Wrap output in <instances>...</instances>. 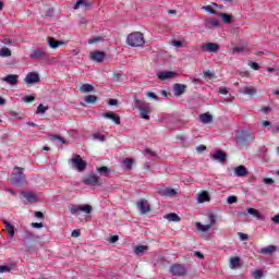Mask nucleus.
<instances>
[{"mask_svg": "<svg viewBox=\"0 0 279 279\" xmlns=\"http://www.w3.org/2000/svg\"><path fill=\"white\" fill-rule=\"evenodd\" d=\"M82 235V231L80 229L73 230L71 236L77 239V236Z\"/></svg>", "mask_w": 279, "mask_h": 279, "instance_id": "4d7b16f0", "label": "nucleus"}, {"mask_svg": "<svg viewBox=\"0 0 279 279\" xmlns=\"http://www.w3.org/2000/svg\"><path fill=\"white\" fill-rule=\"evenodd\" d=\"M272 221H274V223L279 225V214H277L275 217H272Z\"/></svg>", "mask_w": 279, "mask_h": 279, "instance_id": "774afa93", "label": "nucleus"}, {"mask_svg": "<svg viewBox=\"0 0 279 279\" xmlns=\"http://www.w3.org/2000/svg\"><path fill=\"white\" fill-rule=\"evenodd\" d=\"M263 182L268 184V185H271V184H274V179H271V178H264Z\"/></svg>", "mask_w": 279, "mask_h": 279, "instance_id": "052dcab7", "label": "nucleus"}, {"mask_svg": "<svg viewBox=\"0 0 279 279\" xmlns=\"http://www.w3.org/2000/svg\"><path fill=\"white\" fill-rule=\"evenodd\" d=\"M213 160H216L217 162H220V165H223L226 160H228V154L226 151L218 149L216 150V154L211 155Z\"/></svg>", "mask_w": 279, "mask_h": 279, "instance_id": "2eb2a0df", "label": "nucleus"}, {"mask_svg": "<svg viewBox=\"0 0 279 279\" xmlns=\"http://www.w3.org/2000/svg\"><path fill=\"white\" fill-rule=\"evenodd\" d=\"M186 93V85L177 83L173 85V95L174 97H182Z\"/></svg>", "mask_w": 279, "mask_h": 279, "instance_id": "a211bd4d", "label": "nucleus"}, {"mask_svg": "<svg viewBox=\"0 0 279 279\" xmlns=\"http://www.w3.org/2000/svg\"><path fill=\"white\" fill-rule=\"evenodd\" d=\"M253 278H255V279H260V278H263V270H260V269L255 270V271L253 272Z\"/></svg>", "mask_w": 279, "mask_h": 279, "instance_id": "864d4df0", "label": "nucleus"}, {"mask_svg": "<svg viewBox=\"0 0 279 279\" xmlns=\"http://www.w3.org/2000/svg\"><path fill=\"white\" fill-rule=\"evenodd\" d=\"M83 184L86 186H101V178L95 173H90L83 179Z\"/></svg>", "mask_w": 279, "mask_h": 279, "instance_id": "6e6552de", "label": "nucleus"}, {"mask_svg": "<svg viewBox=\"0 0 279 279\" xmlns=\"http://www.w3.org/2000/svg\"><path fill=\"white\" fill-rule=\"evenodd\" d=\"M202 10H205V12H209V14H217L215 9H211L210 5L203 7Z\"/></svg>", "mask_w": 279, "mask_h": 279, "instance_id": "6e6d98bb", "label": "nucleus"}, {"mask_svg": "<svg viewBox=\"0 0 279 279\" xmlns=\"http://www.w3.org/2000/svg\"><path fill=\"white\" fill-rule=\"evenodd\" d=\"M203 51H210L211 53H217L219 51V45L215 43H208L202 46Z\"/></svg>", "mask_w": 279, "mask_h": 279, "instance_id": "6ab92c4d", "label": "nucleus"}, {"mask_svg": "<svg viewBox=\"0 0 279 279\" xmlns=\"http://www.w3.org/2000/svg\"><path fill=\"white\" fill-rule=\"evenodd\" d=\"M196 151H198V154H202V151H206V146H204V145L197 146Z\"/></svg>", "mask_w": 279, "mask_h": 279, "instance_id": "0e129e2a", "label": "nucleus"}, {"mask_svg": "<svg viewBox=\"0 0 279 279\" xmlns=\"http://www.w3.org/2000/svg\"><path fill=\"white\" fill-rule=\"evenodd\" d=\"M169 272L177 278H184L186 274H189V270L186 269V266L183 264H173L169 268Z\"/></svg>", "mask_w": 279, "mask_h": 279, "instance_id": "39448f33", "label": "nucleus"}, {"mask_svg": "<svg viewBox=\"0 0 279 279\" xmlns=\"http://www.w3.org/2000/svg\"><path fill=\"white\" fill-rule=\"evenodd\" d=\"M175 75H178V73L172 71H163V72L157 73V77L159 80H170V77H175Z\"/></svg>", "mask_w": 279, "mask_h": 279, "instance_id": "b1692460", "label": "nucleus"}, {"mask_svg": "<svg viewBox=\"0 0 279 279\" xmlns=\"http://www.w3.org/2000/svg\"><path fill=\"white\" fill-rule=\"evenodd\" d=\"M119 241V235H111L109 239V243H117Z\"/></svg>", "mask_w": 279, "mask_h": 279, "instance_id": "e2e57ef3", "label": "nucleus"}, {"mask_svg": "<svg viewBox=\"0 0 279 279\" xmlns=\"http://www.w3.org/2000/svg\"><path fill=\"white\" fill-rule=\"evenodd\" d=\"M248 66H251V69H253V71H258L260 69V65H258V63H256L254 61H248Z\"/></svg>", "mask_w": 279, "mask_h": 279, "instance_id": "3c124183", "label": "nucleus"}, {"mask_svg": "<svg viewBox=\"0 0 279 279\" xmlns=\"http://www.w3.org/2000/svg\"><path fill=\"white\" fill-rule=\"evenodd\" d=\"M239 265H241V257L235 256L230 259V268L231 269H236V267H239Z\"/></svg>", "mask_w": 279, "mask_h": 279, "instance_id": "c9c22d12", "label": "nucleus"}, {"mask_svg": "<svg viewBox=\"0 0 279 279\" xmlns=\"http://www.w3.org/2000/svg\"><path fill=\"white\" fill-rule=\"evenodd\" d=\"M197 202L198 204H204L205 202H210V194L208 191H202L197 195Z\"/></svg>", "mask_w": 279, "mask_h": 279, "instance_id": "4be33fe9", "label": "nucleus"}, {"mask_svg": "<svg viewBox=\"0 0 279 279\" xmlns=\"http://www.w3.org/2000/svg\"><path fill=\"white\" fill-rule=\"evenodd\" d=\"M23 101H24L25 104H32V101H36V97H34V96H25V97L23 98Z\"/></svg>", "mask_w": 279, "mask_h": 279, "instance_id": "5fc2aeb1", "label": "nucleus"}, {"mask_svg": "<svg viewBox=\"0 0 279 279\" xmlns=\"http://www.w3.org/2000/svg\"><path fill=\"white\" fill-rule=\"evenodd\" d=\"M277 251H278V247L276 245H268L260 250V254L268 255V254H274V252H277Z\"/></svg>", "mask_w": 279, "mask_h": 279, "instance_id": "7c9ffc66", "label": "nucleus"}, {"mask_svg": "<svg viewBox=\"0 0 279 279\" xmlns=\"http://www.w3.org/2000/svg\"><path fill=\"white\" fill-rule=\"evenodd\" d=\"M247 213H248V215L256 217V219H260V217H262L260 211H258L257 209H254L252 207L247 208Z\"/></svg>", "mask_w": 279, "mask_h": 279, "instance_id": "79ce46f5", "label": "nucleus"}, {"mask_svg": "<svg viewBox=\"0 0 279 279\" xmlns=\"http://www.w3.org/2000/svg\"><path fill=\"white\" fill-rule=\"evenodd\" d=\"M25 84H38L40 82V75L36 72L28 73L24 78Z\"/></svg>", "mask_w": 279, "mask_h": 279, "instance_id": "dca6fc26", "label": "nucleus"}, {"mask_svg": "<svg viewBox=\"0 0 279 279\" xmlns=\"http://www.w3.org/2000/svg\"><path fill=\"white\" fill-rule=\"evenodd\" d=\"M119 80H121V73L114 72L113 73V82H119Z\"/></svg>", "mask_w": 279, "mask_h": 279, "instance_id": "680f3d73", "label": "nucleus"}, {"mask_svg": "<svg viewBox=\"0 0 279 279\" xmlns=\"http://www.w3.org/2000/svg\"><path fill=\"white\" fill-rule=\"evenodd\" d=\"M234 173H235V175H238V178H245V175H247L248 171L245 166H238L234 169Z\"/></svg>", "mask_w": 279, "mask_h": 279, "instance_id": "cd10ccee", "label": "nucleus"}, {"mask_svg": "<svg viewBox=\"0 0 279 279\" xmlns=\"http://www.w3.org/2000/svg\"><path fill=\"white\" fill-rule=\"evenodd\" d=\"M12 57V50L8 47H3L0 49V58H10Z\"/></svg>", "mask_w": 279, "mask_h": 279, "instance_id": "e433bc0d", "label": "nucleus"}, {"mask_svg": "<svg viewBox=\"0 0 279 279\" xmlns=\"http://www.w3.org/2000/svg\"><path fill=\"white\" fill-rule=\"evenodd\" d=\"M218 93L220 95H228V97L225 99V101H227L228 104H232V95L230 94V92H228V88L220 87Z\"/></svg>", "mask_w": 279, "mask_h": 279, "instance_id": "473e14b6", "label": "nucleus"}, {"mask_svg": "<svg viewBox=\"0 0 279 279\" xmlns=\"http://www.w3.org/2000/svg\"><path fill=\"white\" fill-rule=\"evenodd\" d=\"M144 154H145V156H148L149 158H151V160H156L158 158V155L156 154V151H154L149 148H145Z\"/></svg>", "mask_w": 279, "mask_h": 279, "instance_id": "58836bf2", "label": "nucleus"}, {"mask_svg": "<svg viewBox=\"0 0 279 279\" xmlns=\"http://www.w3.org/2000/svg\"><path fill=\"white\" fill-rule=\"evenodd\" d=\"M90 60L94 62L101 63L104 60H106V52L101 50H96L89 53Z\"/></svg>", "mask_w": 279, "mask_h": 279, "instance_id": "4468645a", "label": "nucleus"}, {"mask_svg": "<svg viewBox=\"0 0 279 279\" xmlns=\"http://www.w3.org/2000/svg\"><path fill=\"white\" fill-rule=\"evenodd\" d=\"M93 138L96 141H100V143H104L106 141V135H101L100 133H94Z\"/></svg>", "mask_w": 279, "mask_h": 279, "instance_id": "de8ad7c7", "label": "nucleus"}, {"mask_svg": "<svg viewBox=\"0 0 279 279\" xmlns=\"http://www.w3.org/2000/svg\"><path fill=\"white\" fill-rule=\"evenodd\" d=\"M238 234H239L241 241H247V239H250V235H247V234H245V233L239 232Z\"/></svg>", "mask_w": 279, "mask_h": 279, "instance_id": "bf43d9fd", "label": "nucleus"}, {"mask_svg": "<svg viewBox=\"0 0 279 279\" xmlns=\"http://www.w3.org/2000/svg\"><path fill=\"white\" fill-rule=\"evenodd\" d=\"M48 45L51 49H58L60 45H65V43L62 40H57L53 37H48Z\"/></svg>", "mask_w": 279, "mask_h": 279, "instance_id": "a878e982", "label": "nucleus"}, {"mask_svg": "<svg viewBox=\"0 0 279 279\" xmlns=\"http://www.w3.org/2000/svg\"><path fill=\"white\" fill-rule=\"evenodd\" d=\"M31 60H46L47 59V48H37L29 54Z\"/></svg>", "mask_w": 279, "mask_h": 279, "instance_id": "9b49d317", "label": "nucleus"}, {"mask_svg": "<svg viewBox=\"0 0 279 279\" xmlns=\"http://www.w3.org/2000/svg\"><path fill=\"white\" fill-rule=\"evenodd\" d=\"M172 45H173V47H182L183 46L182 41H180V40H173Z\"/></svg>", "mask_w": 279, "mask_h": 279, "instance_id": "69168bd1", "label": "nucleus"}, {"mask_svg": "<svg viewBox=\"0 0 279 279\" xmlns=\"http://www.w3.org/2000/svg\"><path fill=\"white\" fill-rule=\"evenodd\" d=\"M69 162L72 165V168L76 169L78 172L85 171L86 167H88V163L84 161L80 155H75L74 158L69 160Z\"/></svg>", "mask_w": 279, "mask_h": 279, "instance_id": "423d86ee", "label": "nucleus"}, {"mask_svg": "<svg viewBox=\"0 0 279 279\" xmlns=\"http://www.w3.org/2000/svg\"><path fill=\"white\" fill-rule=\"evenodd\" d=\"M126 43L130 47H143L145 45V37L141 32H134L126 37Z\"/></svg>", "mask_w": 279, "mask_h": 279, "instance_id": "20e7f679", "label": "nucleus"}, {"mask_svg": "<svg viewBox=\"0 0 279 279\" xmlns=\"http://www.w3.org/2000/svg\"><path fill=\"white\" fill-rule=\"evenodd\" d=\"M25 182H27V178H25L23 171H17L13 173L12 184L14 186H25Z\"/></svg>", "mask_w": 279, "mask_h": 279, "instance_id": "1a4fd4ad", "label": "nucleus"}, {"mask_svg": "<svg viewBox=\"0 0 279 279\" xmlns=\"http://www.w3.org/2000/svg\"><path fill=\"white\" fill-rule=\"evenodd\" d=\"M9 271H12V267L8 265L0 266V274H9Z\"/></svg>", "mask_w": 279, "mask_h": 279, "instance_id": "09e8293b", "label": "nucleus"}, {"mask_svg": "<svg viewBox=\"0 0 279 279\" xmlns=\"http://www.w3.org/2000/svg\"><path fill=\"white\" fill-rule=\"evenodd\" d=\"M123 165H124L125 169H132V165H134V159L125 158L123 160Z\"/></svg>", "mask_w": 279, "mask_h": 279, "instance_id": "37998d69", "label": "nucleus"}, {"mask_svg": "<svg viewBox=\"0 0 279 279\" xmlns=\"http://www.w3.org/2000/svg\"><path fill=\"white\" fill-rule=\"evenodd\" d=\"M213 228V225H202V222H196V230L199 232H208Z\"/></svg>", "mask_w": 279, "mask_h": 279, "instance_id": "72a5a7b5", "label": "nucleus"}, {"mask_svg": "<svg viewBox=\"0 0 279 279\" xmlns=\"http://www.w3.org/2000/svg\"><path fill=\"white\" fill-rule=\"evenodd\" d=\"M81 93H93V90H95V86L85 83L80 87Z\"/></svg>", "mask_w": 279, "mask_h": 279, "instance_id": "f704fd0d", "label": "nucleus"}, {"mask_svg": "<svg viewBox=\"0 0 279 279\" xmlns=\"http://www.w3.org/2000/svg\"><path fill=\"white\" fill-rule=\"evenodd\" d=\"M81 5H83L85 8V10H88V8H90V2H88L86 0H77L73 7V10H80Z\"/></svg>", "mask_w": 279, "mask_h": 279, "instance_id": "2f4dec72", "label": "nucleus"}, {"mask_svg": "<svg viewBox=\"0 0 279 279\" xmlns=\"http://www.w3.org/2000/svg\"><path fill=\"white\" fill-rule=\"evenodd\" d=\"M20 197L25 199L24 204H36L38 202V195L29 191L21 192Z\"/></svg>", "mask_w": 279, "mask_h": 279, "instance_id": "9d476101", "label": "nucleus"}, {"mask_svg": "<svg viewBox=\"0 0 279 279\" xmlns=\"http://www.w3.org/2000/svg\"><path fill=\"white\" fill-rule=\"evenodd\" d=\"M24 246L25 252H36V247H43V243H40V236L32 232H26L24 235Z\"/></svg>", "mask_w": 279, "mask_h": 279, "instance_id": "f257e3e1", "label": "nucleus"}, {"mask_svg": "<svg viewBox=\"0 0 279 279\" xmlns=\"http://www.w3.org/2000/svg\"><path fill=\"white\" fill-rule=\"evenodd\" d=\"M209 221H210V223H209V226H211V228H213V226H215L216 223H217V218L215 217V215H209Z\"/></svg>", "mask_w": 279, "mask_h": 279, "instance_id": "13d9d810", "label": "nucleus"}, {"mask_svg": "<svg viewBox=\"0 0 279 279\" xmlns=\"http://www.w3.org/2000/svg\"><path fill=\"white\" fill-rule=\"evenodd\" d=\"M96 171L102 178H109L110 174L112 173V169H110L106 166H101V167L96 168Z\"/></svg>", "mask_w": 279, "mask_h": 279, "instance_id": "aec40b11", "label": "nucleus"}, {"mask_svg": "<svg viewBox=\"0 0 279 279\" xmlns=\"http://www.w3.org/2000/svg\"><path fill=\"white\" fill-rule=\"evenodd\" d=\"M256 138V134L251 131H241L235 136V143L238 145H250L252 142H254Z\"/></svg>", "mask_w": 279, "mask_h": 279, "instance_id": "7ed1b4c3", "label": "nucleus"}, {"mask_svg": "<svg viewBox=\"0 0 279 279\" xmlns=\"http://www.w3.org/2000/svg\"><path fill=\"white\" fill-rule=\"evenodd\" d=\"M149 250L148 245H137L134 247V254L135 256H143V254L147 253V251Z\"/></svg>", "mask_w": 279, "mask_h": 279, "instance_id": "bb28decb", "label": "nucleus"}, {"mask_svg": "<svg viewBox=\"0 0 279 279\" xmlns=\"http://www.w3.org/2000/svg\"><path fill=\"white\" fill-rule=\"evenodd\" d=\"M102 117L105 119H109L110 121H113L116 125H121V117L112 111H107L102 113Z\"/></svg>", "mask_w": 279, "mask_h": 279, "instance_id": "f3484780", "label": "nucleus"}, {"mask_svg": "<svg viewBox=\"0 0 279 279\" xmlns=\"http://www.w3.org/2000/svg\"><path fill=\"white\" fill-rule=\"evenodd\" d=\"M239 202V198L234 195H231L227 198V204H236Z\"/></svg>", "mask_w": 279, "mask_h": 279, "instance_id": "8fccbe9b", "label": "nucleus"}, {"mask_svg": "<svg viewBox=\"0 0 279 279\" xmlns=\"http://www.w3.org/2000/svg\"><path fill=\"white\" fill-rule=\"evenodd\" d=\"M219 16H221L222 23H227L228 25H230V23H232V15L227 14V13H220Z\"/></svg>", "mask_w": 279, "mask_h": 279, "instance_id": "ea45409f", "label": "nucleus"}, {"mask_svg": "<svg viewBox=\"0 0 279 279\" xmlns=\"http://www.w3.org/2000/svg\"><path fill=\"white\" fill-rule=\"evenodd\" d=\"M2 223L4 225L5 230H8L10 239H14V234H16V231L14 230V226L8 222V220H3Z\"/></svg>", "mask_w": 279, "mask_h": 279, "instance_id": "c85d7f7f", "label": "nucleus"}, {"mask_svg": "<svg viewBox=\"0 0 279 279\" xmlns=\"http://www.w3.org/2000/svg\"><path fill=\"white\" fill-rule=\"evenodd\" d=\"M203 74H204V77H208L209 80L215 77V73H213L210 70H204Z\"/></svg>", "mask_w": 279, "mask_h": 279, "instance_id": "603ef678", "label": "nucleus"}, {"mask_svg": "<svg viewBox=\"0 0 279 279\" xmlns=\"http://www.w3.org/2000/svg\"><path fill=\"white\" fill-rule=\"evenodd\" d=\"M47 110H49V107H44V105L40 104L37 107L36 114H45V112H47Z\"/></svg>", "mask_w": 279, "mask_h": 279, "instance_id": "49530a36", "label": "nucleus"}, {"mask_svg": "<svg viewBox=\"0 0 279 279\" xmlns=\"http://www.w3.org/2000/svg\"><path fill=\"white\" fill-rule=\"evenodd\" d=\"M50 141H59L60 143H62V145L66 144V140H64V137L60 135H51Z\"/></svg>", "mask_w": 279, "mask_h": 279, "instance_id": "a18cd8bd", "label": "nucleus"}, {"mask_svg": "<svg viewBox=\"0 0 279 279\" xmlns=\"http://www.w3.org/2000/svg\"><path fill=\"white\" fill-rule=\"evenodd\" d=\"M85 101L87 104H97V101H99V97H97L95 95H88L85 97Z\"/></svg>", "mask_w": 279, "mask_h": 279, "instance_id": "a19ab883", "label": "nucleus"}, {"mask_svg": "<svg viewBox=\"0 0 279 279\" xmlns=\"http://www.w3.org/2000/svg\"><path fill=\"white\" fill-rule=\"evenodd\" d=\"M137 208L140 209V215H147L151 210V206H149V202L147 199L142 198L136 203Z\"/></svg>", "mask_w": 279, "mask_h": 279, "instance_id": "ddd939ff", "label": "nucleus"}, {"mask_svg": "<svg viewBox=\"0 0 279 279\" xmlns=\"http://www.w3.org/2000/svg\"><path fill=\"white\" fill-rule=\"evenodd\" d=\"M3 82H7V84H11V86H16V84H19V75L9 74L3 78Z\"/></svg>", "mask_w": 279, "mask_h": 279, "instance_id": "5701e85b", "label": "nucleus"}, {"mask_svg": "<svg viewBox=\"0 0 279 279\" xmlns=\"http://www.w3.org/2000/svg\"><path fill=\"white\" fill-rule=\"evenodd\" d=\"M32 226H33L34 228L40 229V228H43L45 225H43V222H34Z\"/></svg>", "mask_w": 279, "mask_h": 279, "instance_id": "338daca9", "label": "nucleus"}, {"mask_svg": "<svg viewBox=\"0 0 279 279\" xmlns=\"http://www.w3.org/2000/svg\"><path fill=\"white\" fill-rule=\"evenodd\" d=\"M240 93L242 95H248V97H254V95H256L258 93V90L256 89V87H243L240 89Z\"/></svg>", "mask_w": 279, "mask_h": 279, "instance_id": "393cba45", "label": "nucleus"}, {"mask_svg": "<svg viewBox=\"0 0 279 279\" xmlns=\"http://www.w3.org/2000/svg\"><path fill=\"white\" fill-rule=\"evenodd\" d=\"M204 25L206 29H213L214 27H220L221 23L217 20L205 19Z\"/></svg>", "mask_w": 279, "mask_h": 279, "instance_id": "412c9836", "label": "nucleus"}, {"mask_svg": "<svg viewBox=\"0 0 279 279\" xmlns=\"http://www.w3.org/2000/svg\"><path fill=\"white\" fill-rule=\"evenodd\" d=\"M106 39L104 37H93L88 40V45H95L97 43H104Z\"/></svg>", "mask_w": 279, "mask_h": 279, "instance_id": "c03bdc74", "label": "nucleus"}, {"mask_svg": "<svg viewBox=\"0 0 279 279\" xmlns=\"http://www.w3.org/2000/svg\"><path fill=\"white\" fill-rule=\"evenodd\" d=\"M166 219H168V221H174V222L182 221V218H180V216H178V214L175 213L166 215Z\"/></svg>", "mask_w": 279, "mask_h": 279, "instance_id": "4c0bfd02", "label": "nucleus"}, {"mask_svg": "<svg viewBox=\"0 0 279 279\" xmlns=\"http://www.w3.org/2000/svg\"><path fill=\"white\" fill-rule=\"evenodd\" d=\"M69 210L71 215H77V213H86V215H90L93 213V206L90 205H71L69 206Z\"/></svg>", "mask_w": 279, "mask_h": 279, "instance_id": "0eeeda50", "label": "nucleus"}, {"mask_svg": "<svg viewBox=\"0 0 279 279\" xmlns=\"http://www.w3.org/2000/svg\"><path fill=\"white\" fill-rule=\"evenodd\" d=\"M199 121L201 123H204V124H208V123H213V114L210 113H202L199 116Z\"/></svg>", "mask_w": 279, "mask_h": 279, "instance_id": "c756f323", "label": "nucleus"}, {"mask_svg": "<svg viewBox=\"0 0 279 279\" xmlns=\"http://www.w3.org/2000/svg\"><path fill=\"white\" fill-rule=\"evenodd\" d=\"M135 108L140 110L141 119H145V121H149V113L151 112V107L149 102L142 101L137 97L134 98Z\"/></svg>", "mask_w": 279, "mask_h": 279, "instance_id": "f03ea898", "label": "nucleus"}, {"mask_svg": "<svg viewBox=\"0 0 279 279\" xmlns=\"http://www.w3.org/2000/svg\"><path fill=\"white\" fill-rule=\"evenodd\" d=\"M157 193L161 197H175V195H178V191H175L174 189L165 187V186L158 187Z\"/></svg>", "mask_w": 279, "mask_h": 279, "instance_id": "f8f14e48", "label": "nucleus"}]
</instances>
